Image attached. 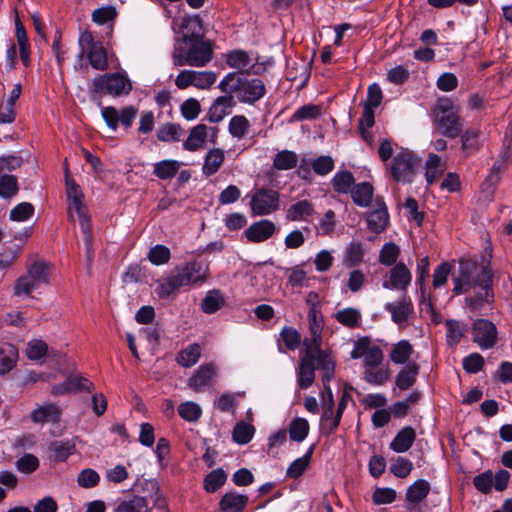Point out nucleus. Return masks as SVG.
Returning a JSON list of instances; mask_svg holds the SVG:
<instances>
[{"mask_svg":"<svg viewBox=\"0 0 512 512\" xmlns=\"http://www.w3.org/2000/svg\"><path fill=\"white\" fill-rule=\"evenodd\" d=\"M208 266L202 262H188L177 267L175 272L160 282L156 292L159 297L165 298L183 286L200 285L207 277Z\"/></svg>","mask_w":512,"mask_h":512,"instance_id":"3","label":"nucleus"},{"mask_svg":"<svg viewBox=\"0 0 512 512\" xmlns=\"http://www.w3.org/2000/svg\"><path fill=\"white\" fill-rule=\"evenodd\" d=\"M298 156L295 152L283 150L277 153L273 161V167L277 170H290L297 166Z\"/></svg>","mask_w":512,"mask_h":512,"instance_id":"43","label":"nucleus"},{"mask_svg":"<svg viewBox=\"0 0 512 512\" xmlns=\"http://www.w3.org/2000/svg\"><path fill=\"white\" fill-rule=\"evenodd\" d=\"M115 512H148V504L144 497L133 496L130 499L121 501Z\"/></svg>","mask_w":512,"mask_h":512,"instance_id":"41","label":"nucleus"},{"mask_svg":"<svg viewBox=\"0 0 512 512\" xmlns=\"http://www.w3.org/2000/svg\"><path fill=\"white\" fill-rule=\"evenodd\" d=\"M497 334L496 326L487 319H477L472 325L473 341L483 350L496 344Z\"/></svg>","mask_w":512,"mask_h":512,"instance_id":"13","label":"nucleus"},{"mask_svg":"<svg viewBox=\"0 0 512 512\" xmlns=\"http://www.w3.org/2000/svg\"><path fill=\"white\" fill-rule=\"evenodd\" d=\"M354 183V176L349 171L337 172L332 178V186L334 191L341 194H346L351 191V186Z\"/></svg>","mask_w":512,"mask_h":512,"instance_id":"45","label":"nucleus"},{"mask_svg":"<svg viewBox=\"0 0 512 512\" xmlns=\"http://www.w3.org/2000/svg\"><path fill=\"white\" fill-rule=\"evenodd\" d=\"M354 203L360 207L370 205L373 197V186L369 182H362L351 189Z\"/></svg>","mask_w":512,"mask_h":512,"instance_id":"33","label":"nucleus"},{"mask_svg":"<svg viewBox=\"0 0 512 512\" xmlns=\"http://www.w3.org/2000/svg\"><path fill=\"white\" fill-rule=\"evenodd\" d=\"M67 197L69 200L68 210L70 218L74 220L75 216H77L86 240H90L91 226L87 207L83 204V194L74 181L67 182Z\"/></svg>","mask_w":512,"mask_h":512,"instance_id":"9","label":"nucleus"},{"mask_svg":"<svg viewBox=\"0 0 512 512\" xmlns=\"http://www.w3.org/2000/svg\"><path fill=\"white\" fill-rule=\"evenodd\" d=\"M412 274L404 263L396 264L389 272V279L383 283L386 289L406 291L411 284Z\"/></svg>","mask_w":512,"mask_h":512,"instance_id":"16","label":"nucleus"},{"mask_svg":"<svg viewBox=\"0 0 512 512\" xmlns=\"http://www.w3.org/2000/svg\"><path fill=\"white\" fill-rule=\"evenodd\" d=\"M221 91L235 93L241 103L254 104L266 94V87L261 79H248L236 72L228 73L219 83Z\"/></svg>","mask_w":512,"mask_h":512,"instance_id":"4","label":"nucleus"},{"mask_svg":"<svg viewBox=\"0 0 512 512\" xmlns=\"http://www.w3.org/2000/svg\"><path fill=\"white\" fill-rule=\"evenodd\" d=\"M180 168V163L176 160H163L154 165L153 173L160 179L166 180L173 178Z\"/></svg>","mask_w":512,"mask_h":512,"instance_id":"42","label":"nucleus"},{"mask_svg":"<svg viewBox=\"0 0 512 512\" xmlns=\"http://www.w3.org/2000/svg\"><path fill=\"white\" fill-rule=\"evenodd\" d=\"M217 376V366L214 363L200 365L188 379V387L195 392H201L210 386Z\"/></svg>","mask_w":512,"mask_h":512,"instance_id":"14","label":"nucleus"},{"mask_svg":"<svg viewBox=\"0 0 512 512\" xmlns=\"http://www.w3.org/2000/svg\"><path fill=\"white\" fill-rule=\"evenodd\" d=\"M399 253V247L395 243H386L380 251L379 262L383 265L391 266L396 262Z\"/></svg>","mask_w":512,"mask_h":512,"instance_id":"58","label":"nucleus"},{"mask_svg":"<svg viewBox=\"0 0 512 512\" xmlns=\"http://www.w3.org/2000/svg\"><path fill=\"white\" fill-rule=\"evenodd\" d=\"M92 88L95 93L120 97L130 93L132 84L120 73H109L95 77L92 80Z\"/></svg>","mask_w":512,"mask_h":512,"instance_id":"8","label":"nucleus"},{"mask_svg":"<svg viewBox=\"0 0 512 512\" xmlns=\"http://www.w3.org/2000/svg\"><path fill=\"white\" fill-rule=\"evenodd\" d=\"M61 411L55 404H46L39 406L31 412V419L34 423H44L46 421L58 422Z\"/></svg>","mask_w":512,"mask_h":512,"instance_id":"28","label":"nucleus"},{"mask_svg":"<svg viewBox=\"0 0 512 512\" xmlns=\"http://www.w3.org/2000/svg\"><path fill=\"white\" fill-rule=\"evenodd\" d=\"M18 359L17 348L10 343L0 344V375L11 371Z\"/></svg>","mask_w":512,"mask_h":512,"instance_id":"26","label":"nucleus"},{"mask_svg":"<svg viewBox=\"0 0 512 512\" xmlns=\"http://www.w3.org/2000/svg\"><path fill=\"white\" fill-rule=\"evenodd\" d=\"M430 492V484L427 480L419 479L410 485L406 491V501L416 505L422 502Z\"/></svg>","mask_w":512,"mask_h":512,"instance_id":"30","label":"nucleus"},{"mask_svg":"<svg viewBox=\"0 0 512 512\" xmlns=\"http://www.w3.org/2000/svg\"><path fill=\"white\" fill-rule=\"evenodd\" d=\"M364 251L360 242H351L344 251L343 263L346 267H354L363 261Z\"/></svg>","mask_w":512,"mask_h":512,"instance_id":"39","label":"nucleus"},{"mask_svg":"<svg viewBox=\"0 0 512 512\" xmlns=\"http://www.w3.org/2000/svg\"><path fill=\"white\" fill-rule=\"evenodd\" d=\"M50 449L54 452V458L57 461H65L75 451V444L69 440L54 441L50 445Z\"/></svg>","mask_w":512,"mask_h":512,"instance_id":"51","label":"nucleus"},{"mask_svg":"<svg viewBox=\"0 0 512 512\" xmlns=\"http://www.w3.org/2000/svg\"><path fill=\"white\" fill-rule=\"evenodd\" d=\"M206 137L207 126L204 124H198L191 129L188 138L183 143V147L187 151H197L203 147Z\"/></svg>","mask_w":512,"mask_h":512,"instance_id":"27","label":"nucleus"},{"mask_svg":"<svg viewBox=\"0 0 512 512\" xmlns=\"http://www.w3.org/2000/svg\"><path fill=\"white\" fill-rule=\"evenodd\" d=\"M321 115V107L308 104L299 107L292 115V121L313 120Z\"/></svg>","mask_w":512,"mask_h":512,"instance_id":"56","label":"nucleus"},{"mask_svg":"<svg viewBox=\"0 0 512 512\" xmlns=\"http://www.w3.org/2000/svg\"><path fill=\"white\" fill-rule=\"evenodd\" d=\"M225 159V152L220 148L210 149L204 159L202 172L206 176H212L218 172Z\"/></svg>","mask_w":512,"mask_h":512,"instance_id":"25","label":"nucleus"},{"mask_svg":"<svg viewBox=\"0 0 512 512\" xmlns=\"http://www.w3.org/2000/svg\"><path fill=\"white\" fill-rule=\"evenodd\" d=\"M33 213V205L28 202H23L10 211V219L13 221H26L32 217Z\"/></svg>","mask_w":512,"mask_h":512,"instance_id":"63","label":"nucleus"},{"mask_svg":"<svg viewBox=\"0 0 512 512\" xmlns=\"http://www.w3.org/2000/svg\"><path fill=\"white\" fill-rule=\"evenodd\" d=\"M171 253L168 247L164 245H155L148 253L149 261L154 265H163L169 262Z\"/></svg>","mask_w":512,"mask_h":512,"instance_id":"57","label":"nucleus"},{"mask_svg":"<svg viewBox=\"0 0 512 512\" xmlns=\"http://www.w3.org/2000/svg\"><path fill=\"white\" fill-rule=\"evenodd\" d=\"M385 309L391 313L393 322L398 325L406 323L414 312L411 300L405 296L396 303H387Z\"/></svg>","mask_w":512,"mask_h":512,"instance_id":"19","label":"nucleus"},{"mask_svg":"<svg viewBox=\"0 0 512 512\" xmlns=\"http://www.w3.org/2000/svg\"><path fill=\"white\" fill-rule=\"evenodd\" d=\"M435 121L437 129L443 136L456 138L462 132V122L459 109L448 99H439L435 109Z\"/></svg>","mask_w":512,"mask_h":512,"instance_id":"7","label":"nucleus"},{"mask_svg":"<svg viewBox=\"0 0 512 512\" xmlns=\"http://www.w3.org/2000/svg\"><path fill=\"white\" fill-rule=\"evenodd\" d=\"M277 231L274 222L262 219L251 224L244 232L245 237L251 243H261L271 238Z\"/></svg>","mask_w":512,"mask_h":512,"instance_id":"15","label":"nucleus"},{"mask_svg":"<svg viewBox=\"0 0 512 512\" xmlns=\"http://www.w3.org/2000/svg\"><path fill=\"white\" fill-rule=\"evenodd\" d=\"M50 284V266L45 261H36L27 267L25 274L16 279L13 293L17 297H32V292L41 285Z\"/></svg>","mask_w":512,"mask_h":512,"instance_id":"5","label":"nucleus"},{"mask_svg":"<svg viewBox=\"0 0 512 512\" xmlns=\"http://www.w3.org/2000/svg\"><path fill=\"white\" fill-rule=\"evenodd\" d=\"M307 349L313 350L317 368L322 370V381L323 384L326 385L334 376V361L328 354L321 350L320 346H309Z\"/></svg>","mask_w":512,"mask_h":512,"instance_id":"22","label":"nucleus"},{"mask_svg":"<svg viewBox=\"0 0 512 512\" xmlns=\"http://www.w3.org/2000/svg\"><path fill=\"white\" fill-rule=\"evenodd\" d=\"M249 126V121L245 116L236 115L230 119L228 129L233 137L241 139L247 133Z\"/></svg>","mask_w":512,"mask_h":512,"instance_id":"52","label":"nucleus"},{"mask_svg":"<svg viewBox=\"0 0 512 512\" xmlns=\"http://www.w3.org/2000/svg\"><path fill=\"white\" fill-rule=\"evenodd\" d=\"M455 294L474 291V296L466 298V303L472 310H478L482 304L491 301L492 274L487 266H479L475 261L461 260L458 276L453 277Z\"/></svg>","mask_w":512,"mask_h":512,"instance_id":"1","label":"nucleus"},{"mask_svg":"<svg viewBox=\"0 0 512 512\" xmlns=\"http://www.w3.org/2000/svg\"><path fill=\"white\" fill-rule=\"evenodd\" d=\"M388 219L387 208L384 203H380L378 208L368 214V227L376 233L382 232L387 226Z\"/></svg>","mask_w":512,"mask_h":512,"instance_id":"29","label":"nucleus"},{"mask_svg":"<svg viewBox=\"0 0 512 512\" xmlns=\"http://www.w3.org/2000/svg\"><path fill=\"white\" fill-rule=\"evenodd\" d=\"M335 226V212L329 209L319 221L318 234L322 236H330L333 234Z\"/></svg>","mask_w":512,"mask_h":512,"instance_id":"61","label":"nucleus"},{"mask_svg":"<svg viewBox=\"0 0 512 512\" xmlns=\"http://www.w3.org/2000/svg\"><path fill=\"white\" fill-rule=\"evenodd\" d=\"M217 80V75L213 71L193 70V86L198 89H209Z\"/></svg>","mask_w":512,"mask_h":512,"instance_id":"53","label":"nucleus"},{"mask_svg":"<svg viewBox=\"0 0 512 512\" xmlns=\"http://www.w3.org/2000/svg\"><path fill=\"white\" fill-rule=\"evenodd\" d=\"M445 167L441 164V159L436 154H429L426 160L425 178L428 185L434 184L444 173Z\"/></svg>","mask_w":512,"mask_h":512,"instance_id":"35","label":"nucleus"},{"mask_svg":"<svg viewBox=\"0 0 512 512\" xmlns=\"http://www.w3.org/2000/svg\"><path fill=\"white\" fill-rule=\"evenodd\" d=\"M212 58V44L198 33L190 35L184 33L181 39L175 40L172 60L176 67L185 65L204 67Z\"/></svg>","mask_w":512,"mask_h":512,"instance_id":"2","label":"nucleus"},{"mask_svg":"<svg viewBox=\"0 0 512 512\" xmlns=\"http://www.w3.org/2000/svg\"><path fill=\"white\" fill-rule=\"evenodd\" d=\"M254 433L255 428L252 424L238 422L233 429V440L238 444L244 445L251 441Z\"/></svg>","mask_w":512,"mask_h":512,"instance_id":"48","label":"nucleus"},{"mask_svg":"<svg viewBox=\"0 0 512 512\" xmlns=\"http://www.w3.org/2000/svg\"><path fill=\"white\" fill-rule=\"evenodd\" d=\"M309 433V423L305 418H295L289 425V436L292 441L302 442Z\"/></svg>","mask_w":512,"mask_h":512,"instance_id":"44","label":"nucleus"},{"mask_svg":"<svg viewBox=\"0 0 512 512\" xmlns=\"http://www.w3.org/2000/svg\"><path fill=\"white\" fill-rule=\"evenodd\" d=\"M280 337L289 350L296 349L301 341L300 334L298 331L292 327H284L280 333Z\"/></svg>","mask_w":512,"mask_h":512,"instance_id":"62","label":"nucleus"},{"mask_svg":"<svg viewBox=\"0 0 512 512\" xmlns=\"http://www.w3.org/2000/svg\"><path fill=\"white\" fill-rule=\"evenodd\" d=\"M137 112L134 106H126L120 113L112 106L103 107L101 109V115L105 123L113 131L117 130L119 123H121L124 128H130L137 116Z\"/></svg>","mask_w":512,"mask_h":512,"instance_id":"12","label":"nucleus"},{"mask_svg":"<svg viewBox=\"0 0 512 512\" xmlns=\"http://www.w3.org/2000/svg\"><path fill=\"white\" fill-rule=\"evenodd\" d=\"M181 127L178 124L167 123L157 130V137L160 141L169 142L179 139Z\"/></svg>","mask_w":512,"mask_h":512,"instance_id":"59","label":"nucleus"},{"mask_svg":"<svg viewBox=\"0 0 512 512\" xmlns=\"http://www.w3.org/2000/svg\"><path fill=\"white\" fill-rule=\"evenodd\" d=\"M309 329L311 333V345H321V334L323 330V317L320 311L315 308L310 309L308 313Z\"/></svg>","mask_w":512,"mask_h":512,"instance_id":"31","label":"nucleus"},{"mask_svg":"<svg viewBox=\"0 0 512 512\" xmlns=\"http://www.w3.org/2000/svg\"><path fill=\"white\" fill-rule=\"evenodd\" d=\"M15 465L18 471L30 474L39 467V460L33 454H25L16 461Z\"/></svg>","mask_w":512,"mask_h":512,"instance_id":"64","label":"nucleus"},{"mask_svg":"<svg viewBox=\"0 0 512 512\" xmlns=\"http://www.w3.org/2000/svg\"><path fill=\"white\" fill-rule=\"evenodd\" d=\"M415 438V430L410 426L404 427L390 443V449L397 453L406 452L413 445Z\"/></svg>","mask_w":512,"mask_h":512,"instance_id":"24","label":"nucleus"},{"mask_svg":"<svg viewBox=\"0 0 512 512\" xmlns=\"http://www.w3.org/2000/svg\"><path fill=\"white\" fill-rule=\"evenodd\" d=\"M413 353V347L407 340H401L393 345L390 359L395 364L406 363Z\"/></svg>","mask_w":512,"mask_h":512,"instance_id":"38","label":"nucleus"},{"mask_svg":"<svg viewBox=\"0 0 512 512\" xmlns=\"http://www.w3.org/2000/svg\"><path fill=\"white\" fill-rule=\"evenodd\" d=\"M314 451V446H311L305 455L294 460L287 468L286 475L289 478H299L308 468L311 457Z\"/></svg>","mask_w":512,"mask_h":512,"instance_id":"37","label":"nucleus"},{"mask_svg":"<svg viewBox=\"0 0 512 512\" xmlns=\"http://www.w3.org/2000/svg\"><path fill=\"white\" fill-rule=\"evenodd\" d=\"M99 481V474L95 470L89 468L80 471L77 477L78 485L86 489L95 487Z\"/></svg>","mask_w":512,"mask_h":512,"instance_id":"60","label":"nucleus"},{"mask_svg":"<svg viewBox=\"0 0 512 512\" xmlns=\"http://www.w3.org/2000/svg\"><path fill=\"white\" fill-rule=\"evenodd\" d=\"M364 380L370 384L383 385L390 376V372L387 368H365Z\"/></svg>","mask_w":512,"mask_h":512,"instance_id":"55","label":"nucleus"},{"mask_svg":"<svg viewBox=\"0 0 512 512\" xmlns=\"http://www.w3.org/2000/svg\"><path fill=\"white\" fill-rule=\"evenodd\" d=\"M420 165L421 159L414 152L400 148L386 169L394 181L407 184L414 180Z\"/></svg>","mask_w":512,"mask_h":512,"instance_id":"6","label":"nucleus"},{"mask_svg":"<svg viewBox=\"0 0 512 512\" xmlns=\"http://www.w3.org/2000/svg\"><path fill=\"white\" fill-rule=\"evenodd\" d=\"M253 58L250 54L242 49H235L227 53L226 63L230 68L236 69L240 73L256 74L252 71L254 65H251Z\"/></svg>","mask_w":512,"mask_h":512,"instance_id":"18","label":"nucleus"},{"mask_svg":"<svg viewBox=\"0 0 512 512\" xmlns=\"http://www.w3.org/2000/svg\"><path fill=\"white\" fill-rule=\"evenodd\" d=\"M445 326L447 328V343L450 346L457 345L464 335V332L466 330L465 326L462 325L459 321L453 319L447 320L445 322Z\"/></svg>","mask_w":512,"mask_h":512,"instance_id":"49","label":"nucleus"},{"mask_svg":"<svg viewBox=\"0 0 512 512\" xmlns=\"http://www.w3.org/2000/svg\"><path fill=\"white\" fill-rule=\"evenodd\" d=\"M248 503V496L237 492L225 493L219 507L222 512H242Z\"/></svg>","mask_w":512,"mask_h":512,"instance_id":"23","label":"nucleus"},{"mask_svg":"<svg viewBox=\"0 0 512 512\" xmlns=\"http://www.w3.org/2000/svg\"><path fill=\"white\" fill-rule=\"evenodd\" d=\"M280 207L279 193L273 189H256L251 195L250 208L254 215L272 214Z\"/></svg>","mask_w":512,"mask_h":512,"instance_id":"11","label":"nucleus"},{"mask_svg":"<svg viewBox=\"0 0 512 512\" xmlns=\"http://www.w3.org/2000/svg\"><path fill=\"white\" fill-rule=\"evenodd\" d=\"M234 104V98L231 94L218 97L208 112L210 122L218 123L222 121L225 116L231 113V108Z\"/></svg>","mask_w":512,"mask_h":512,"instance_id":"20","label":"nucleus"},{"mask_svg":"<svg viewBox=\"0 0 512 512\" xmlns=\"http://www.w3.org/2000/svg\"><path fill=\"white\" fill-rule=\"evenodd\" d=\"M314 214V205L308 200H299L286 211V219L292 222L309 220Z\"/></svg>","mask_w":512,"mask_h":512,"instance_id":"21","label":"nucleus"},{"mask_svg":"<svg viewBox=\"0 0 512 512\" xmlns=\"http://www.w3.org/2000/svg\"><path fill=\"white\" fill-rule=\"evenodd\" d=\"M178 413L185 421L196 422L202 415V409L197 403L186 401L179 405Z\"/></svg>","mask_w":512,"mask_h":512,"instance_id":"50","label":"nucleus"},{"mask_svg":"<svg viewBox=\"0 0 512 512\" xmlns=\"http://www.w3.org/2000/svg\"><path fill=\"white\" fill-rule=\"evenodd\" d=\"M335 319L345 327L357 328L361 325L362 314L356 308H344L339 310L335 315Z\"/></svg>","mask_w":512,"mask_h":512,"instance_id":"34","label":"nucleus"},{"mask_svg":"<svg viewBox=\"0 0 512 512\" xmlns=\"http://www.w3.org/2000/svg\"><path fill=\"white\" fill-rule=\"evenodd\" d=\"M200 355V345L197 343H193L188 345L185 349L178 353L176 361L182 367L189 368L198 362Z\"/></svg>","mask_w":512,"mask_h":512,"instance_id":"36","label":"nucleus"},{"mask_svg":"<svg viewBox=\"0 0 512 512\" xmlns=\"http://www.w3.org/2000/svg\"><path fill=\"white\" fill-rule=\"evenodd\" d=\"M81 54H87L91 66L100 71L108 68V59L105 48L102 43L94 41L93 35L89 31H84L79 37Z\"/></svg>","mask_w":512,"mask_h":512,"instance_id":"10","label":"nucleus"},{"mask_svg":"<svg viewBox=\"0 0 512 512\" xmlns=\"http://www.w3.org/2000/svg\"><path fill=\"white\" fill-rule=\"evenodd\" d=\"M315 379V355L312 349H307L302 356L299 371L298 384L302 389L310 387Z\"/></svg>","mask_w":512,"mask_h":512,"instance_id":"17","label":"nucleus"},{"mask_svg":"<svg viewBox=\"0 0 512 512\" xmlns=\"http://www.w3.org/2000/svg\"><path fill=\"white\" fill-rule=\"evenodd\" d=\"M225 303L222 293L218 290L209 291L201 302L204 313L212 314L219 310Z\"/></svg>","mask_w":512,"mask_h":512,"instance_id":"40","label":"nucleus"},{"mask_svg":"<svg viewBox=\"0 0 512 512\" xmlns=\"http://www.w3.org/2000/svg\"><path fill=\"white\" fill-rule=\"evenodd\" d=\"M480 131L474 128L467 129L461 135L462 150L467 154L475 153L479 148Z\"/></svg>","mask_w":512,"mask_h":512,"instance_id":"47","label":"nucleus"},{"mask_svg":"<svg viewBox=\"0 0 512 512\" xmlns=\"http://www.w3.org/2000/svg\"><path fill=\"white\" fill-rule=\"evenodd\" d=\"M18 190V181L14 175L0 176V196L2 198H10L16 195Z\"/></svg>","mask_w":512,"mask_h":512,"instance_id":"54","label":"nucleus"},{"mask_svg":"<svg viewBox=\"0 0 512 512\" xmlns=\"http://www.w3.org/2000/svg\"><path fill=\"white\" fill-rule=\"evenodd\" d=\"M419 366L416 363L407 364L396 376V385L401 390H407L416 381Z\"/></svg>","mask_w":512,"mask_h":512,"instance_id":"32","label":"nucleus"},{"mask_svg":"<svg viewBox=\"0 0 512 512\" xmlns=\"http://www.w3.org/2000/svg\"><path fill=\"white\" fill-rule=\"evenodd\" d=\"M226 479L227 475L222 469H215L205 477L204 489L208 493H214L225 484Z\"/></svg>","mask_w":512,"mask_h":512,"instance_id":"46","label":"nucleus"}]
</instances>
